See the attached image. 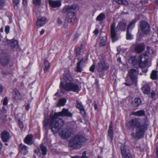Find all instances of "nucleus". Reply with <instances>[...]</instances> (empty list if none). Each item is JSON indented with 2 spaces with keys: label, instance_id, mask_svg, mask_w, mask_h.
Here are the masks:
<instances>
[{
  "label": "nucleus",
  "instance_id": "14",
  "mask_svg": "<svg viewBox=\"0 0 158 158\" xmlns=\"http://www.w3.org/2000/svg\"><path fill=\"white\" fill-rule=\"evenodd\" d=\"M78 62L77 64V67L75 71L77 72H81L82 71V65L84 62V58H79L77 59Z\"/></svg>",
  "mask_w": 158,
  "mask_h": 158
},
{
  "label": "nucleus",
  "instance_id": "33",
  "mask_svg": "<svg viewBox=\"0 0 158 158\" xmlns=\"http://www.w3.org/2000/svg\"><path fill=\"white\" fill-rule=\"evenodd\" d=\"M40 148L43 155H45L47 154V149L46 147L44 146L43 144H41L40 145Z\"/></svg>",
  "mask_w": 158,
  "mask_h": 158
},
{
  "label": "nucleus",
  "instance_id": "35",
  "mask_svg": "<svg viewBox=\"0 0 158 158\" xmlns=\"http://www.w3.org/2000/svg\"><path fill=\"white\" fill-rule=\"evenodd\" d=\"M131 63L133 65H135L137 63L139 64V61H138V60H137L135 56L132 57L131 59Z\"/></svg>",
  "mask_w": 158,
  "mask_h": 158
},
{
  "label": "nucleus",
  "instance_id": "62",
  "mask_svg": "<svg viewBox=\"0 0 158 158\" xmlns=\"http://www.w3.org/2000/svg\"><path fill=\"white\" fill-rule=\"evenodd\" d=\"M14 8L15 9H17L18 8V5H14Z\"/></svg>",
  "mask_w": 158,
  "mask_h": 158
},
{
  "label": "nucleus",
  "instance_id": "56",
  "mask_svg": "<svg viewBox=\"0 0 158 158\" xmlns=\"http://www.w3.org/2000/svg\"><path fill=\"white\" fill-rule=\"evenodd\" d=\"M57 22L59 24H61L62 23V21L60 19L58 18L57 19Z\"/></svg>",
  "mask_w": 158,
  "mask_h": 158
},
{
  "label": "nucleus",
  "instance_id": "59",
  "mask_svg": "<svg viewBox=\"0 0 158 158\" xmlns=\"http://www.w3.org/2000/svg\"><path fill=\"white\" fill-rule=\"evenodd\" d=\"M48 131L46 133V135H45L44 138V139L45 140H47V135L48 134Z\"/></svg>",
  "mask_w": 158,
  "mask_h": 158
},
{
  "label": "nucleus",
  "instance_id": "4",
  "mask_svg": "<svg viewBox=\"0 0 158 158\" xmlns=\"http://www.w3.org/2000/svg\"><path fill=\"white\" fill-rule=\"evenodd\" d=\"M86 141V138L83 135H76L69 141V146L73 149H78L81 147Z\"/></svg>",
  "mask_w": 158,
  "mask_h": 158
},
{
  "label": "nucleus",
  "instance_id": "46",
  "mask_svg": "<svg viewBox=\"0 0 158 158\" xmlns=\"http://www.w3.org/2000/svg\"><path fill=\"white\" fill-rule=\"evenodd\" d=\"M10 30V27L8 26H7L5 28V31L6 34L9 33Z\"/></svg>",
  "mask_w": 158,
  "mask_h": 158
},
{
  "label": "nucleus",
  "instance_id": "63",
  "mask_svg": "<svg viewBox=\"0 0 158 158\" xmlns=\"http://www.w3.org/2000/svg\"><path fill=\"white\" fill-rule=\"evenodd\" d=\"M151 52H152V53H151L152 54H154L155 53V52L153 50V49L152 48H151L150 49Z\"/></svg>",
  "mask_w": 158,
  "mask_h": 158
},
{
  "label": "nucleus",
  "instance_id": "42",
  "mask_svg": "<svg viewBox=\"0 0 158 158\" xmlns=\"http://www.w3.org/2000/svg\"><path fill=\"white\" fill-rule=\"evenodd\" d=\"M106 45V41L104 40H101L99 45L100 46H104Z\"/></svg>",
  "mask_w": 158,
  "mask_h": 158
},
{
  "label": "nucleus",
  "instance_id": "18",
  "mask_svg": "<svg viewBox=\"0 0 158 158\" xmlns=\"http://www.w3.org/2000/svg\"><path fill=\"white\" fill-rule=\"evenodd\" d=\"M45 119L44 123V127L46 129L49 125V117L48 112L45 111L44 113Z\"/></svg>",
  "mask_w": 158,
  "mask_h": 158
},
{
  "label": "nucleus",
  "instance_id": "29",
  "mask_svg": "<svg viewBox=\"0 0 158 158\" xmlns=\"http://www.w3.org/2000/svg\"><path fill=\"white\" fill-rule=\"evenodd\" d=\"M105 15L103 13L100 14L96 18V20L97 21L102 22L105 19Z\"/></svg>",
  "mask_w": 158,
  "mask_h": 158
},
{
  "label": "nucleus",
  "instance_id": "5",
  "mask_svg": "<svg viewBox=\"0 0 158 158\" xmlns=\"http://www.w3.org/2000/svg\"><path fill=\"white\" fill-rule=\"evenodd\" d=\"M120 150L122 156L124 158H133L130 150L126 145H121L120 147Z\"/></svg>",
  "mask_w": 158,
  "mask_h": 158
},
{
  "label": "nucleus",
  "instance_id": "58",
  "mask_svg": "<svg viewBox=\"0 0 158 158\" xmlns=\"http://www.w3.org/2000/svg\"><path fill=\"white\" fill-rule=\"evenodd\" d=\"M5 118L6 116H4V117H1V119L4 122L5 121Z\"/></svg>",
  "mask_w": 158,
  "mask_h": 158
},
{
  "label": "nucleus",
  "instance_id": "20",
  "mask_svg": "<svg viewBox=\"0 0 158 158\" xmlns=\"http://www.w3.org/2000/svg\"><path fill=\"white\" fill-rule=\"evenodd\" d=\"M8 44L12 48H17L18 47V43L17 41L15 40H8Z\"/></svg>",
  "mask_w": 158,
  "mask_h": 158
},
{
  "label": "nucleus",
  "instance_id": "40",
  "mask_svg": "<svg viewBox=\"0 0 158 158\" xmlns=\"http://www.w3.org/2000/svg\"><path fill=\"white\" fill-rule=\"evenodd\" d=\"M33 3L35 6H39L40 4L41 0H33Z\"/></svg>",
  "mask_w": 158,
  "mask_h": 158
},
{
  "label": "nucleus",
  "instance_id": "28",
  "mask_svg": "<svg viewBox=\"0 0 158 158\" xmlns=\"http://www.w3.org/2000/svg\"><path fill=\"white\" fill-rule=\"evenodd\" d=\"M136 22V21L135 19H134L131 22L127 27V30L130 31L132 30V29L135 26V24Z\"/></svg>",
  "mask_w": 158,
  "mask_h": 158
},
{
  "label": "nucleus",
  "instance_id": "37",
  "mask_svg": "<svg viewBox=\"0 0 158 158\" xmlns=\"http://www.w3.org/2000/svg\"><path fill=\"white\" fill-rule=\"evenodd\" d=\"M44 63L45 66L44 70H48L49 69V64L48 62L46 60L44 61Z\"/></svg>",
  "mask_w": 158,
  "mask_h": 158
},
{
  "label": "nucleus",
  "instance_id": "6",
  "mask_svg": "<svg viewBox=\"0 0 158 158\" xmlns=\"http://www.w3.org/2000/svg\"><path fill=\"white\" fill-rule=\"evenodd\" d=\"M148 56L146 54H142L138 58L139 66L142 68L145 67L148 63Z\"/></svg>",
  "mask_w": 158,
  "mask_h": 158
},
{
  "label": "nucleus",
  "instance_id": "21",
  "mask_svg": "<svg viewBox=\"0 0 158 158\" xmlns=\"http://www.w3.org/2000/svg\"><path fill=\"white\" fill-rule=\"evenodd\" d=\"M126 26V23L125 22L123 21L119 23L117 26V29L120 31H124Z\"/></svg>",
  "mask_w": 158,
  "mask_h": 158
},
{
  "label": "nucleus",
  "instance_id": "12",
  "mask_svg": "<svg viewBox=\"0 0 158 158\" xmlns=\"http://www.w3.org/2000/svg\"><path fill=\"white\" fill-rule=\"evenodd\" d=\"M115 23L113 22L110 26V33L113 42H114L116 40V36L117 31L115 28Z\"/></svg>",
  "mask_w": 158,
  "mask_h": 158
},
{
  "label": "nucleus",
  "instance_id": "17",
  "mask_svg": "<svg viewBox=\"0 0 158 158\" xmlns=\"http://www.w3.org/2000/svg\"><path fill=\"white\" fill-rule=\"evenodd\" d=\"M145 49L144 44L143 43L139 44L136 45L135 48V51L136 53H141Z\"/></svg>",
  "mask_w": 158,
  "mask_h": 158
},
{
  "label": "nucleus",
  "instance_id": "34",
  "mask_svg": "<svg viewBox=\"0 0 158 158\" xmlns=\"http://www.w3.org/2000/svg\"><path fill=\"white\" fill-rule=\"evenodd\" d=\"M115 1L118 4H122L126 6L128 4V3L126 0H115Z\"/></svg>",
  "mask_w": 158,
  "mask_h": 158
},
{
  "label": "nucleus",
  "instance_id": "2",
  "mask_svg": "<svg viewBox=\"0 0 158 158\" xmlns=\"http://www.w3.org/2000/svg\"><path fill=\"white\" fill-rule=\"evenodd\" d=\"M148 125V122L147 120L145 119L142 121L141 119L138 118H134L126 124V126L128 129L134 130L136 128L135 133H133L131 134L132 138L135 139H139L144 136Z\"/></svg>",
  "mask_w": 158,
  "mask_h": 158
},
{
  "label": "nucleus",
  "instance_id": "48",
  "mask_svg": "<svg viewBox=\"0 0 158 158\" xmlns=\"http://www.w3.org/2000/svg\"><path fill=\"white\" fill-rule=\"evenodd\" d=\"M95 69V65L94 64H93L91 66L89 69V70L92 72H94V71Z\"/></svg>",
  "mask_w": 158,
  "mask_h": 158
},
{
  "label": "nucleus",
  "instance_id": "25",
  "mask_svg": "<svg viewBox=\"0 0 158 158\" xmlns=\"http://www.w3.org/2000/svg\"><path fill=\"white\" fill-rule=\"evenodd\" d=\"M150 88L148 84H146L144 85L142 88V90L143 93L145 94H148L150 91Z\"/></svg>",
  "mask_w": 158,
  "mask_h": 158
},
{
  "label": "nucleus",
  "instance_id": "30",
  "mask_svg": "<svg viewBox=\"0 0 158 158\" xmlns=\"http://www.w3.org/2000/svg\"><path fill=\"white\" fill-rule=\"evenodd\" d=\"M158 77L157 72L155 70H153L151 73V78L152 80H155L157 79Z\"/></svg>",
  "mask_w": 158,
  "mask_h": 158
},
{
  "label": "nucleus",
  "instance_id": "55",
  "mask_svg": "<svg viewBox=\"0 0 158 158\" xmlns=\"http://www.w3.org/2000/svg\"><path fill=\"white\" fill-rule=\"evenodd\" d=\"M147 49L148 51V52L149 53H151V52L150 49H151V48H150V47L149 46H148L147 47Z\"/></svg>",
  "mask_w": 158,
  "mask_h": 158
},
{
  "label": "nucleus",
  "instance_id": "57",
  "mask_svg": "<svg viewBox=\"0 0 158 158\" xmlns=\"http://www.w3.org/2000/svg\"><path fill=\"white\" fill-rule=\"evenodd\" d=\"M23 4L24 5H27V1L26 0H23Z\"/></svg>",
  "mask_w": 158,
  "mask_h": 158
},
{
  "label": "nucleus",
  "instance_id": "32",
  "mask_svg": "<svg viewBox=\"0 0 158 158\" xmlns=\"http://www.w3.org/2000/svg\"><path fill=\"white\" fill-rule=\"evenodd\" d=\"M66 102V99L62 98L60 99L57 106L59 107H60V106H64L65 105Z\"/></svg>",
  "mask_w": 158,
  "mask_h": 158
},
{
  "label": "nucleus",
  "instance_id": "16",
  "mask_svg": "<svg viewBox=\"0 0 158 158\" xmlns=\"http://www.w3.org/2000/svg\"><path fill=\"white\" fill-rule=\"evenodd\" d=\"M13 98L16 101L21 100L22 96L18 90L15 89L13 91Z\"/></svg>",
  "mask_w": 158,
  "mask_h": 158
},
{
  "label": "nucleus",
  "instance_id": "61",
  "mask_svg": "<svg viewBox=\"0 0 158 158\" xmlns=\"http://www.w3.org/2000/svg\"><path fill=\"white\" fill-rule=\"evenodd\" d=\"M44 32V29H42L41 31L40 32V34L41 35H42Z\"/></svg>",
  "mask_w": 158,
  "mask_h": 158
},
{
  "label": "nucleus",
  "instance_id": "13",
  "mask_svg": "<svg viewBox=\"0 0 158 158\" xmlns=\"http://www.w3.org/2000/svg\"><path fill=\"white\" fill-rule=\"evenodd\" d=\"M78 8L77 6L76 5H73L71 6H64L62 10V12L64 13L66 12H74L73 11Z\"/></svg>",
  "mask_w": 158,
  "mask_h": 158
},
{
  "label": "nucleus",
  "instance_id": "7",
  "mask_svg": "<svg viewBox=\"0 0 158 158\" xmlns=\"http://www.w3.org/2000/svg\"><path fill=\"white\" fill-rule=\"evenodd\" d=\"M138 74V70L135 69H130L128 73V76L130 77L132 81L134 83L137 82Z\"/></svg>",
  "mask_w": 158,
  "mask_h": 158
},
{
  "label": "nucleus",
  "instance_id": "10",
  "mask_svg": "<svg viewBox=\"0 0 158 158\" xmlns=\"http://www.w3.org/2000/svg\"><path fill=\"white\" fill-rule=\"evenodd\" d=\"M140 27L142 32L145 34H148L149 32L150 26L146 22L143 21L140 23Z\"/></svg>",
  "mask_w": 158,
  "mask_h": 158
},
{
  "label": "nucleus",
  "instance_id": "27",
  "mask_svg": "<svg viewBox=\"0 0 158 158\" xmlns=\"http://www.w3.org/2000/svg\"><path fill=\"white\" fill-rule=\"evenodd\" d=\"M81 48L80 47H77L75 48V50L76 51L77 59L79 58H84L82 54H80V53L81 52Z\"/></svg>",
  "mask_w": 158,
  "mask_h": 158
},
{
  "label": "nucleus",
  "instance_id": "23",
  "mask_svg": "<svg viewBox=\"0 0 158 158\" xmlns=\"http://www.w3.org/2000/svg\"><path fill=\"white\" fill-rule=\"evenodd\" d=\"M141 101L140 99L139 98H135L132 102V106L136 107L139 106L141 103Z\"/></svg>",
  "mask_w": 158,
  "mask_h": 158
},
{
  "label": "nucleus",
  "instance_id": "44",
  "mask_svg": "<svg viewBox=\"0 0 158 158\" xmlns=\"http://www.w3.org/2000/svg\"><path fill=\"white\" fill-rule=\"evenodd\" d=\"M34 152L38 155L39 156H40L41 154V153L40 152V150L39 148H37L34 150Z\"/></svg>",
  "mask_w": 158,
  "mask_h": 158
},
{
  "label": "nucleus",
  "instance_id": "49",
  "mask_svg": "<svg viewBox=\"0 0 158 158\" xmlns=\"http://www.w3.org/2000/svg\"><path fill=\"white\" fill-rule=\"evenodd\" d=\"M79 36V35L78 33H76L74 35L73 40H75L76 39H77Z\"/></svg>",
  "mask_w": 158,
  "mask_h": 158
},
{
  "label": "nucleus",
  "instance_id": "3",
  "mask_svg": "<svg viewBox=\"0 0 158 158\" xmlns=\"http://www.w3.org/2000/svg\"><path fill=\"white\" fill-rule=\"evenodd\" d=\"M61 80L60 87V89L78 93L80 90L78 85L73 83V79L69 73L64 74L60 77Z\"/></svg>",
  "mask_w": 158,
  "mask_h": 158
},
{
  "label": "nucleus",
  "instance_id": "24",
  "mask_svg": "<svg viewBox=\"0 0 158 158\" xmlns=\"http://www.w3.org/2000/svg\"><path fill=\"white\" fill-rule=\"evenodd\" d=\"M32 136L31 135H28L26 136L24 140V142L28 145L32 143Z\"/></svg>",
  "mask_w": 158,
  "mask_h": 158
},
{
  "label": "nucleus",
  "instance_id": "31",
  "mask_svg": "<svg viewBox=\"0 0 158 158\" xmlns=\"http://www.w3.org/2000/svg\"><path fill=\"white\" fill-rule=\"evenodd\" d=\"M133 114L138 116H141L145 115V111L143 110L138 111L133 113Z\"/></svg>",
  "mask_w": 158,
  "mask_h": 158
},
{
  "label": "nucleus",
  "instance_id": "9",
  "mask_svg": "<svg viewBox=\"0 0 158 158\" xmlns=\"http://www.w3.org/2000/svg\"><path fill=\"white\" fill-rule=\"evenodd\" d=\"M109 66L104 60H101L98 63L97 69L99 72H102L108 69Z\"/></svg>",
  "mask_w": 158,
  "mask_h": 158
},
{
  "label": "nucleus",
  "instance_id": "39",
  "mask_svg": "<svg viewBox=\"0 0 158 158\" xmlns=\"http://www.w3.org/2000/svg\"><path fill=\"white\" fill-rule=\"evenodd\" d=\"M76 103L77 104V107L80 110L82 109L83 108V106L81 104V103L79 102L78 100H76Z\"/></svg>",
  "mask_w": 158,
  "mask_h": 158
},
{
  "label": "nucleus",
  "instance_id": "54",
  "mask_svg": "<svg viewBox=\"0 0 158 158\" xmlns=\"http://www.w3.org/2000/svg\"><path fill=\"white\" fill-rule=\"evenodd\" d=\"M30 104H28L27 106H26V107H25V109L27 110H28L29 108H30Z\"/></svg>",
  "mask_w": 158,
  "mask_h": 158
},
{
  "label": "nucleus",
  "instance_id": "41",
  "mask_svg": "<svg viewBox=\"0 0 158 158\" xmlns=\"http://www.w3.org/2000/svg\"><path fill=\"white\" fill-rule=\"evenodd\" d=\"M5 4V0H0V9H2Z\"/></svg>",
  "mask_w": 158,
  "mask_h": 158
},
{
  "label": "nucleus",
  "instance_id": "47",
  "mask_svg": "<svg viewBox=\"0 0 158 158\" xmlns=\"http://www.w3.org/2000/svg\"><path fill=\"white\" fill-rule=\"evenodd\" d=\"M8 103V99L6 97L5 98L3 101V104L4 105H6Z\"/></svg>",
  "mask_w": 158,
  "mask_h": 158
},
{
  "label": "nucleus",
  "instance_id": "45",
  "mask_svg": "<svg viewBox=\"0 0 158 158\" xmlns=\"http://www.w3.org/2000/svg\"><path fill=\"white\" fill-rule=\"evenodd\" d=\"M156 91H153L151 93V97L152 98H154L156 94Z\"/></svg>",
  "mask_w": 158,
  "mask_h": 158
},
{
  "label": "nucleus",
  "instance_id": "1",
  "mask_svg": "<svg viewBox=\"0 0 158 158\" xmlns=\"http://www.w3.org/2000/svg\"><path fill=\"white\" fill-rule=\"evenodd\" d=\"M72 114L69 112L68 109L63 108L62 110L58 112H55L51 116V130L53 132H58L60 136L63 139H66L71 136L73 134V129L68 127L62 129V127L64 125V122L62 119H60L58 117H71Z\"/></svg>",
  "mask_w": 158,
  "mask_h": 158
},
{
  "label": "nucleus",
  "instance_id": "15",
  "mask_svg": "<svg viewBox=\"0 0 158 158\" xmlns=\"http://www.w3.org/2000/svg\"><path fill=\"white\" fill-rule=\"evenodd\" d=\"M1 137L3 142H7L10 138V134L6 131H4L1 134Z\"/></svg>",
  "mask_w": 158,
  "mask_h": 158
},
{
  "label": "nucleus",
  "instance_id": "26",
  "mask_svg": "<svg viewBox=\"0 0 158 158\" xmlns=\"http://www.w3.org/2000/svg\"><path fill=\"white\" fill-rule=\"evenodd\" d=\"M50 6L53 7H56L60 6L61 2L60 1H52L50 0Z\"/></svg>",
  "mask_w": 158,
  "mask_h": 158
},
{
  "label": "nucleus",
  "instance_id": "38",
  "mask_svg": "<svg viewBox=\"0 0 158 158\" xmlns=\"http://www.w3.org/2000/svg\"><path fill=\"white\" fill-rule=\"evenodd\" d=\"M126 37L127 40H131L132 39L131 34L130 32V31H127Z\"/></svg>",
  "mask_w": 158,
  "mask_h": 158
},
{
  "label": "nucleus",
  "instance_id": "8",
  "mask_svg": "<svg viewBox=\"0 0 158 158\" xmlns=\"http://www.w3.org/2000/svg\"><path fill=\"white\" fill-rule=\"evenodd\" d=\"M67 14L65 20L68 23L73 25L77 21L74 12H66Z\"/></svg>",
  "mask_w": 158,
  "mask_h": 158
},
{
  "label": "nucleus",
  "instance_id": "51",
  "mask_svg": "<svg viewBox=\"0 0 158 158\" xmlns=\"http://www.w3.org/2000/svg\"><path fill=\"white\" fill-rule=\"evenodd\" d=\"M81 113L83 115H84L85 114V111L83 108L82 109L80 110Z\"/></svg>",
  "mask_w": 158,
  "mask_h": 158
},
{
  "label": "nucleus",
  "instance_id": "53",
  "mask_svg": "<svg viewBox=\"0 0 158 158\" xmlns=\"http://www.w3.org/2000/svg\"><path fill=\"white\" fill-rule=\"evenodd\" d=\"M95 35H97L99 32V31L98 29H95L93 31Z\"/></svg>",
  "mask_w": 158,
  "mask_h": 158
},
{
  "label": "nucleus",
  "instance_id": "64",
  "mask_svg": "<svg viewBox=\"0 0 158 158\" xmlns=\"http://www.w3.org/2000/svg\"><path fill=\"white\" fill-rule=\"evenodd\" d=\"M71 158H79V157L77 156H72Z\"/></svg>",
  "mask_w": 158,
  "mask_h": 158
},
{
  "label": "nucleus",
  "instance_id": "50",
  "mask_svg": "<svg viewBox=\"0 0 158 158\" xmlns=\"http://www.w3.org/2000/svg\"><path fill=\"white\" fill-rule=\"evenodd\" d=\"M13 2L14 5H18L19 3V0H13Z\"/></svg>",
  "mask_w": 158,
  "mask_h": 158
},
{
  "label": "nucleus",
  "instance_id": "60",
  "mask_svg": "<svg viewBox=\"0 0 158 158\" xmlns=\"http://www.w3.org/2000/svg\"><path fill=\"white\" fill-rule=\"evenodd\" d=\"M2 74L4 76L7 75V73L5 71H3L2 72Z\"/></svg>",
  "mask_w": 158,
  "mask_h": 158
},
{
  "label": "nucleus",
  "instance_id": "36",
  "mask_svg": "<svg viewBox=\"0 0 158 158\" xmlns=\"http://www.w3.org/2000/svg\"><path fill=\"white\" fill-rule=\"evenodd\" d=\"M19 147L21 150L25 151L26 153H24V155L26 154L27 152V146H26L21 144L19 145Z\"/></svg>",
  "mask_w": 158,
  "mask_h": 158
},
{
  "label": "nucleus",
  "instance_id": "22",
  "mask_svg": "<svg viewBox=\"0 0 158 158\" xmlns=\"http://www.w3.org/2000/svg\"><path fill=\"white\" fill-rule=\"evenodd\" d=\"M108 132V136L110 139L112 141L113 139V125L111 122H110V124L109 125Z\"/></svg>",
  "mask_w": 158,
  "mask_h": 158
},
{
  "label": "nucleus",
  "instance_id": "11",
  "mask_svg": "<svg viewBox=\"0 0 158 158\" xmlns=\"http://www.w3.org/2000/svg\"><path fill=\"white\" fill-rule=\"evenodd\" d=\"M0 61L2 65L5 66L8 64L9 58L7 54L3 53L0 55Z\"/></svg>",
  "mask_w": 158,
  "mask_h": 158
},
{
  "label": "nucleus",
  "instance_id": "52",
  "mask_svg": "<svg viewBox=\"0 0 158 158\" xmlns=\"http://www.w3.org/2000/svg\"><path fill=\"white\" fill-rule=\"evenodd\" d=\"M94 107L95 109L96 110L98 108V106L96 102L95 101H94Z\"/></svg>",
  "mask_w": 158,
  "mask_h": 158
},
{
  "label": "nucleus",
  "instance_id": "19",
  "mask_svg": "<svg viewBox=\"0 0 158 158\" xmlns=\"http://www.w3.org/2000/svg\"><path fill=\"white\" fill-rule=\"evenodd\" d=\"M46 22V19L44 17H40L38 18L36 22L37 26L40 27L43 26Z\"/></svg>",
  "mask_w": 158,
  "mask_h": 158
},
{
  "label": "nucleus",
  "instance_id": "43",
  "mask_svg": "<svg viewBox=\"0 0 158 158\" xmlns=\"http://www.w3.org/2000/svg\"><path fill=\"white\" fill-rule=\"evenodd\" d=\"M19 124L20 129L22 130L23 127V122L21 121L20 120H19Z\"/></svg>",
  "mask_w": 158,
  "mask_h": 158
}]
</instances>
